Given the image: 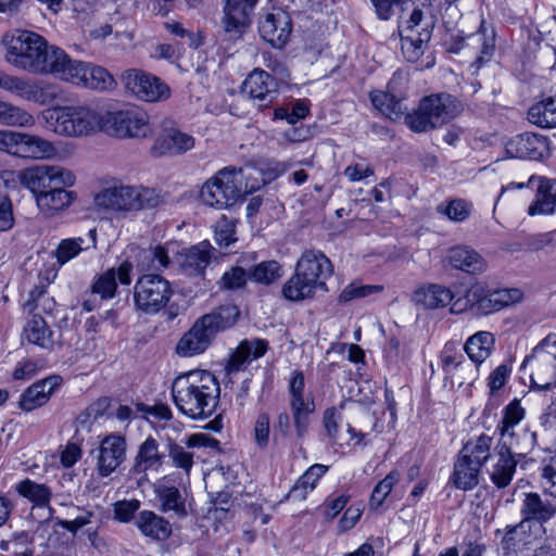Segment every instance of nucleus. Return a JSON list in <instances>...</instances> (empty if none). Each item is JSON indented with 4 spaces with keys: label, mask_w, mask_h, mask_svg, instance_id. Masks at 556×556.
Segmentation results:
<instances>
[{
    "label": "nucleus",
    "mask_w": 556,
    "mask_h": 556,
    "mask_svg": "<svg viewBox=\"0 0 556 556\" xmlns=\"http://www.w3.org/2000/svg\"><path fill=\"white\" fill-rule=\"evenodd\" d=\"M526 410L518 399H514L503 409L501 421L496 426L500 434L494 448V459L490 469V479L498 488H506L513 480L518 464L517 457L527 453L529 445L521 442V433L516 426L525 418Z\"/></svg>",
    "instance_id": "1"
},
{
    "label": "nucleus",
    "mask_w": 556,
    "mask_h": 556,
    "mask_svg": "<svg viewBox=\"0 0 556 556\" xmlns=\"http://www.w3.org/2000/svg\"><path fill=\"white\" fill-rule=\"evenodd\" d=\"M219 383L205 370L176 375V407L192 419L212 415L219 402Z\"/></svg>",
    "instance_id": "2"
},
{
    "label": "nucleus",
    "mask_w": 556,
    "mask_h": 556,
    "mask_svg": "<svg viewBox=\"0 0 556 556\" xmlns=\"http://www.w3.org/2000/svg\"><path fill=\"white\" fill-rule=\"evenodd\" d=\"M331 261L320 251H305L299 258L294 274L282 287L283 296L293 302L312 299L317 292H327L326 280L331 277Z\"/></svg>",
    "instance_id": "3"
},
{
    "label": "nucleus",
    "mask_w": 556,
    "mask_h": 556,
    "mask_svg": "<svg viewBox=\"0 0 556 556\" xmlns=\"http://www.w3.org/2000/svg\"><path fill=\"white\" fill-rule=\"evenodd\" d=\"M239 314L236 305L227 304L202 315L176 343V354L191 357L204 353L219 332L237 323Z\"/></svg>",
    "instance_id": "4"
},
{
    "label": "nucleus",
    "mask_w": 556,
    "mask_h": 556,
    "mask_svg": "<svg viewBox=\"0 0 556 556\" xmlns=\"http://www.w3.org/2000/svg\"><path fill=\"white\" fill-rule=\"evenodd\" d=\"M53 305V299L47 294L43 287L31 289L27 301L24 303V311L29 314V317L23 327V339L48 351L61 345L60 336L55 334L40 315L41 311H51Z\"/></svg>",
    "instance_id": "5"
},
{
    "label": "nucleus",
    "mask_w": 556,
    "mask_h": 556,
    "mask_svg": "<svg viewBox=\"0 0 556 556\" xmlns=\"http://www.w3.org/2000/svg\"><path fill=\"white\" fill-rule=\"evenodd\" d=\"M434 24L431 3L424 0L421 7L415 8L409 18L399 26L401 49L408 62L414 63L424 54Z\"/></svg>",
    "instance_id": "6"
},
{
    "label": "nucleus",
    "mask_w": 556,
    "mask_h": 556,
    "mask_svg": "<svg viewBox=\"0 0 556 556\" xmlns=\"http://www.w3.org/2000/svg\"><path fill=\"white\" fill-rule=\"evenodd\" d=\"M55 134L66 138L90 137L102 132L103 105L85 103L58 109Z\"/></svg>",
    "instance_id": "7"
},
{
    "label": "nucleus",
    "mask_w": 556,
    "mask_h": 556,
    "mask_svg": "<svg viewBox=\"0 0 556 556\" xmlns=\"http://www.w3.org/2000/svg\"><path fill=\"white\" fill-rule=\"evenodd\" d=\"M460 112L459 102L448 93H438L425 97L412 113L405 115L406 125L415 132L432 130Z\"/></svg>",
    "instance_id": "8"
},
{
    "label": "nucleus",
    "mask_w": 556,
    "mask_h": 556,
    "mask_svg": "<svg viewBox=\"0 0 556 556\" xmlns=\"http://www.w3.org/2000/svg\"><path fill=\"white\" fill-rule=\"evenodd\" d=\"M98 206L113 212H134L156 204L155 192L141 185L113 182L94 199Z\"/></svg>",
    "instance_id": "9"
},
{
    "label": "nucleus",
    "mask_w": 556,
    "mask_h": 556,
    "mask_svg": "<svg viewBox=\"0 0 556 556\" xmlns=\"http://www.w3.org/2000/svg\"><path fill=\"white\" fill-rule=\"evenodd\" d=\"M148 113L138 108L110 109L103 105L102 132L117 139H141L151 135Z\"/></svg>",
    "instance_id": "10"
},
{
    "label": "nucleus",
    "mask_w": 556,
    "mask_h": 556,
    "mask_svg": "<svg viewBox=\"0 0 556 556\" xmlns=\"http://www.w3.org/2000/svg\"><path fill=\"white\" fill-rule=\"evenodd\" d=\"M5 61L13 67L33 74L42 51L45 37L30 30L15 29L2 37Z\"/></svg>",
    "instance_id": "11"
},
{
    "label": "nucleus",
    "mask_w": 556,
    "mask_h": 556,
    "mask_svg": "<svg viewBox=\"0 0 556 556\" xmlns=\"http://www.w3.org/2000/svg\"><path fill=\"white\" fill-rule=\"evenodd\" d=\"M522 366L529 368L533 388L548 390L556 387V334H548L540 341Z\"/></svg>",
    "instance_id": "12"
},
{
    "label": "nucleus",
    "mask_w": 556,
    "mask_h": 556,
    "mask_svg": "<svg viewBox=\"0 0 556 556\" xmlns=\"http://www.w3.org/2000/svg\"><path fill=\"white\" fill-rule=\"evenodd\" d=\"M0 88L38 105H48L61 99L56 84L14 76L0 70Z\"/></svg>",
    "instance_id": "13"
},
{
    "label": "nucleus",
    "mask_w": 556,
    "mask_h": 556,
    "mask_svg": "<svg viewBox=\"0 0 556 556\" xmlns=\"http://www.w3.org/2000/svg\"><path fill=\"white\" fill-rule=\"evenodd\" d=\"M125 90L139 101L155 103L170 98L172 89L160 77L141 68H130L121 76Z\"/></svg>",
    "instance_id": "14"
},
{
    "label": "nucleus",
    "mask_w": 556,
    "mask_h": 556,
    "mask_svg": "<svg viewBox=\"0 0 556 556\" xmlns=\"http://www.w3.org/2000/svg\"><path fill=\"white\" fill-rule=\"evenodd\" d=\"M17 177L20 184L28 189L36 199L59 185L75 184V175L70 169L55 165L27 167L22 169Z\"/></svg>",
    "instance_id": "15"
},
{
    "label": "nucleus",
    "mask_w": 556,
    "mask_h": 556,
    "mask_svg": "<svg viewBox=\"0 0 556 556\" xmlns=\"http://www.w3.org/2000/svg\"><path fill=\"white\" fill-rule=\"evenodd\" d=\"M170 296V282L156 274L141 276L134 288L136 307L146 314L160 312Z\"/></svg>",
    "instance_id": "16"
},
{
    "label": "nucleus",
    "mask_w": 556,
    "mask_h": 556,
    "mask_svg": "<svg viewBox=\"0 0 556 556\" xmlns=\"http://www.w3.org/2000/svg\"><path fill=\"white\" fill-rule=\"evenodd\" d=\"M237 179H240V175L235 174L230 167L220 169L201 189V199L204 204L222 210L237 203L240 199Z\"/></svg>",
    "instance_id": "17"
},
{
    "label": "nucleus",
    "mask_w": 556,
    "mask_h": 556,
    "mask_svg": "<svg viewBox=\"0 0 556 556\" xmlns=\"http://www.w3.org/2000/svg\"><path fill=\"white\" fill-rule=\"evenodd\" d=\"M75 61L62 48L50 45L45 38L42 51L33 75H52L61 80L68 81V79H73L72 72L75 70Z\"/></svg>",
    "instance_id": "18"
},
{
    "label": "nucleus",
    "mask_w": 556,
    "mask_h": 556,
    "mask_svg": "<svg viewBox=\"0 0 556 556\" xmlns=\"http://www.w3.org/2000/svg\"><path fill=\"white\" fill-rule=\"evenodd\" d=\"M261 37L271 47L281 49L292 34V20L288 12L275 9L265 13L258 21Z\"/></svg>",
    "instance_id": "19"
},
{
    "label": "nucleus",
    "mask_w": 556,
    "mask_h": 556,
    "mask_svg": "<svg viewBox=\"0 0 556 556\" xmlns=\"http://www.w3.org/2000/svg\"><path fill=\"white\" fill-rule=\"evenodd\" d=\"M242 92L260 108H268L278 98V83L266 71L256 68L244 79Z\"/></svg>",
    "instance_id": "20"
},
{
    "label": "nucleus",
    "mask_w": 556,
    "mask_h": 556,
    "mask_svg": "<svg viewBox=\"0 0 556 556\" xmlns=\"http://www.w3.org/2000/svg\"><path fill=\"white\" fill-rule=\"evenodd\" d=\"M127 443L118 434L106 435L99 445L97 454V470L100 477H109L126 458Z\"/></svg>",
    "instance_id": "21"
},
{
    "label": "nucleus",
    "mask_w": 556,
    "mask_h": 556,
    "mask_svg": "<svg viewBox=\"0 0 556 556\" xmlns=\"http://www.w3.org/2000/svg\"><path fill=\"white\" fill-rule=\"evenodd\" d=\"M74 67L73 79L68 83L98 91L112 90L116 86L113 75L101 66L76 60Z\"/></svg>",
    "instance_id": "22"
},
{
    "label": "nucleus",
    "mask_w": 556,
    "mask_h": 556,
    "mask_svg": "<svg viewBox=\"0 0 556 556\" xmlns=\"http://www.w3.org/2000/svg\"><path fill=\"white\" fill-rule=\"evenodd\" d=\"M223 25L226 33L241 35L251 25L258 0H224Z\"/></svg>",
    "instance_id": "23"
},
{
    "label": "nucleus",
    "mask_w": 556,
    "mask_h": 556,
    "mask_svg": "<svg viewBox=\"0 0 556 556\" xmlns=\"http://www.w3.org/2000/svg\"><path fill=\"white\" fill-rule=\"evenodd\" d=\"M505 151L510 157L538 161L547 152V139L533 132L520 134L505 143Z\"/></svg>",
    "instance_id": "24"
},
{
    "label": "nucleus",
    "mask_w": 556,
    "mask_h": 556,
    "mask_svg": "<svg viewBox=\"0 0 556 556\" xmlns=\"http://www.w3.org/2000/svg\"><path fill=\"white\" fill-rule=\"evenodd\" d=\"M530 525L519 521L516 525H508L504 530L497 529L495 535H502L498 544L501 556H521L528 549Z\"/></svg>",
    "instance_id": "25"
},
{
    "label": "nucleus",
    "mask_w": 556,
    "mask_h": 556,
    "mask_svg": "<svg viewBox=\"0 0 556 556\" xmlns=\"http://www.w3.org/2000/svg\"><path fill=\"white\" fill-rule=\"evenodd\" d=\"M210 249L208 242H202L191 247L185 253H178L176 264L179 265V268L176 270V275L195 278L201 276L210 263Z\"/></svg>",
    "instance_id": "26"
},
{
    "label": "nucleus",
    "mask_w": 556,
    "mask_h": 556,
    "mask_svg": "<svg viewBox=\"0 0 556 556\" xmlns=\"http://www.w3.org/2000/svg\"><path fill=\"white\" fill-rule=\"evenodd\" d=\"M132 264L128 261L123 262L118 268H110L100 275L91 287V296L100 295L101 300L112 299L117 289V280L122 285H130V271Z\"/></svg>",
    "instance_id": "27"
},
{
    "label": "nucleus",
    "mask_w": 556,
    "mask_h": 556,
    "mask_svg": "<svg viewBox=\"0 0 556 556\" xmlns=\"http://www.w3.org/2000/svg\"><path fill=\"white\" fill-rule=\"evenodd\" d=\"M61 382L62 378L56 375L36 381L21 395L20 408L25 412H31L45 405L51 394L61 386Z\"/></svg>",
    "instance_id": "28"
},
{
    "label": "nucleus",
    "mask_w": 556,
    "mask_h": 556,
    "mask_svg": "<svg viewBox=\"0 0 556 556\" xmlns=\"http://www.w3.org/2000/svg\"><path fill=\"white\" fill-rule=\"evenodd\" d=\"M520 511L523 517L521 521H526L527 525L536 521L543 527L556 516V503L530 492L525 495Z\"/></svg>",
    "instance_id": "29"
},
{
    "label": "nucleus",
    "mask_w": 556,
    "mask_h": 556,
    "mask_svg": "<svg viewBox=\"0 0 556 556\" xmlns=\"http://www.w3.org/2000/svg\"><path fill=\"white\" fill-rule=\"evenodd\" d=\"M268 350V342L264 339H245L239 343L237 349L230 354L227 371L229 374L238 372L251 359L262 357Z\"/></svg>",
    "instance_id": "30"
},
{
    "label": "nucleus",
    "mask_w": 556,
    "mask_h": 556,
    "mask_svg": "<svg viewBox=\"0 0 556 556\" xmlns=\"http://www.w3.org/2000/svg\"><path fill=\"white\" fill-rule=\"evenodd\" d=\"M446 260L453 268L467 274H480L486 269L485 260L476 250L466 245L451 248Z\"/></svg>",
    "instance_id": "31"
},
{
    "label": "nucleus",
    "mask_w": 556,
    "mask_h": 556,
    "mask_svg": "<svg viewBox=\"0 0 556 556\" xmlns=\"http://www.w3.org/2000/svg\"><path fill=\"white\" fill-rule=\"evenodd\" d=\"M58 154L56 147L49 140L27 132L21 134L20 155L33 160L52 159Z\"/></svg>",
    "instance_id": "32"
},
{
    "label": "nucleus",
    "mask_w": 556,
    "mask_h": 556,
    "mask_svg": "<svg viewBox=\"0 0 556 556\" xmlns=\"http://www.w3.org/2000/svg\"><path fill=\"white\" fill-rule=\"evenodd\" d=\"M141 533L152 540L164 541L172 534L169 521L150 510L141 511L136 520Z\"/></svg>",
    "instance_id": "33"
},
{
    "label": "nucleus",
    "mask_w": 556,
    "mask_h": 556,
    "mask_svg": "<svg viewBox=\"0 0 556 556\" xmlns=\"http://www.w3.org/2000/svg\"><path fill=\"white\" fill-rule=\"evenodd\" d=\"M71 186L72 185H59L48 192L38 195L36 201L38 207L47 214H52L53 212L68 207L75 200V193L66 190V187Z\"/></svg>",
    "instance_id": "34"
},
{
    "label": "nucleus",
    "mask_w": 556,
    "mask_h": 556,
    "mask_svg": "<svg viewBox=\"0 0 556 556\" xmlns=\"http://www.w3.org/2000/svg\"><path fill=\"white\" fill-rule=\"evenodd\" d=\"M495 345V338L489 331H478L469 337L464 350L469 358L478 366L482 364L492 353Z\"/></svg>",
    "instance_id": "35"
},
{
    "label": "nucleus",
    "mask_w": 556,
    "mask_h": 556,
    "mask_svg": "<svg viewBox=\"0 0 556 556\" xmlns=\"http://www.w3.org/2000/svg\"><path fill=\"white\" fill-rule=\"evenodd\" d=\"M97 244V231L96 229H90L88 233V238H68L63 239L55 251V257L58 263L64 265L75 256H77L80 252L88 250L90 248H96Z\"/></svg>",
    "instance_id": "36"
},
{
    "label": "nucleus",
    "mask_w": 556,
    "mask_h": 556,
    "mask_svg": "<svg viewBox=\"0 0 556 556\" xmlns=\"http://www.w3.org/2000/svg\"><path fill=\"white\" fill-rule=\"evenodd\" d=\"M163 458L164 454L159 452L156 440L149 437L140 445L131 471L139 475L144 473L149 469H157Z\"/></svg>",
    "instance_id": "37"
},
{
    "label": "nucleus",
    "mask_w": 556,
    "mask_h": 556,
    "mask_svg": "<svg viewBox=\"0 0 556 556\" xmlns=\"http://www.w3.org/2000/svg\"><path fill=\"white\" fill-rule=\"evenodd\" d=\"M453 298L454 295L452 291L441 285H429L427 287H422L414 294V300L417 304L430 309L448 305Z\"/></svg>",
    "instance_id": "38"
},
{
    "label": "nucleus",
    "mask_w": 556,
    "mask_h": 556,
    "mask_svg": "<svg viewBox=\"0 0 556 556\" xmlns=\"http://www.w3.org/2000/svg\"><path fill=\"white\" fill-rule=\"evenodd\" d=\"M556 210V181L541 179L535 201L529 206V215L552 214Z\"/></svg>",
    "instance_id": "39"
},
{
    "label": "nucleus",
    "mask_w": 556,
    "mask_h": 556,
    "mask_svg": "<svg viewBox=\"0 0 556 556\" xmlns=\"http://www.w3.org/2000/svg\"><path fill=\"white\" fill-rule=\"evenodd\" d=\"M480 470L481 467L479 465L459 454L453 472L455 486L465 491L473 489L479 483Z\"/></svg>",
    "instance_id": "40"
},
{
    "label": "nucleus",
    "mask_w": 556,
    "mask_h": 556,
    "mask_svg": "<svg viewBox=\"0 0 556 556\" xmlns=\"http://www.w3.org/2000/svg\"><path fill=\"white\" fill-rule=\"evenodd\" d=\"M528 121L541 128L556 127V97H547L531 105Z\"/></svg>",
    "instance_id": "41"
},
{
    "label": "nucleus",
    "mask_w": 556,
    "mask_h": 556,
    "mask_svg": "<svg viewBox=\"0 0 556 556\" xmlns=\"http://www.w3.org/2000/svg\"><path fill=\"white\" fill-rule=\"evenodd\" d=\"M0 125L31 128L36 125V118L25 109L0 100Z\"/></svg>",
    "instance_id": "42"
},
{
    "label": "nucleus",
    "mask_w": 556,
    "mask_h": 556,
    "mask_svg": "<svg viewBox=\"0 0 556 556\" xmlns=\"http://www.w3.org/2000/svg\"><path fill=\"white\" fill-rule=\"evenodd\" d=\"M493 439L488 434H480L477 439L468 441L459 454L482 467L491 457Z\"/></svg>",
    "instance_id": "43"
},
{
    "label": "nucleus",
    "mask_w": 556,
    "mask_h": 556,
    "mask_svg": "<svg viewBox=\"0 0 556 556\" xmlns=\"http://www.w3.org/2000/svg\"><path fill=\"white\" fill-rule=\"evenodd\" d=\"M328 467L321 464H314L311 466L295 482L290 490V495L305 500L309 491H312L317 481L327 472Z\"/></svg>",
    "instance_id": "44"
},
{
    "label": "nucleus",
    "mask_w": 556,
    "mask_h": 556,
    "mask_svg": "<svg viewBox=\"0 0 556 556\" xmlns=\"http://www.w3.org/2000/svg\"><path fill=\"white\" fill-rule=\"evenodd\" d=\"M17 493L38 507H48L52 492L46 484L25 479L16 484Z\"/></svg>",
    "instance_id": "45"
},
{
    "label": "nucleus",
    "mask_w": 556,
    "mask_h": 556,
    "mask_svg": "<svg viewBox=\"0 0 556 556\" xmlns=\"http://www.w3.org/2000/svg\"><path fill=\"white\" fill-rule=\"evenodd\" d=\"M168 265V253L161 245L138 253V267L141 270H163Z\"/></svg>",
    "instance_id": "46"
},
{
    "label": "nucleus",
    "mask_w": 556,
    "mask_h": 556,
    "mask_svg": "<svg viewBox=\"0 0 556 556\" xmlns=\"http://www.w3.org/2000/svg\"><path fill=\"white\" fill-rule=\"evenodd\" d=\"M282 276V267L276 261H264L255 265L249 273V278L257 283L270 285Z\"/></svg>",
    "instance_id": "47"
},
{
    "label": "nucleus",
    "mask_w": 556,
    "mask_h": 556,
    "mask_svg": "<svg viewBox=\"0 0 556 556\" xmlns=\"http://www.w3.org/2000/svg\"><path fill=\"white\" fill-rule=\"evenodd\" d=\"M488 292L489 291H486L484 285L475 283L468 289L464 300L458 299L452 304L451 311L453 313H459L467 308L477 311L480 306L481 300Z\"/></svg>",
    "instance_id": "48"
},
{
    "label": "nucleus",
    "mask_w": 556,
    "mask_h": 556,
    "mask_svg": "<svg viewBox=\"0 0 556 556\" xmlns=\"http://www.w3.org/2000/svg\"><path fill=\"white\" fill-rule=\"evenodd\" d=\"M471 204L463 199H454L448 201L446 204H440L437 211L453 222L466 220L471 212Z\"/></svg>",
    "instance_id": "49"
},
{
    "label": "nucleus",
    "mask_w": 556,
    "mask_h": 556,
    "mask_svg": "<svg viewBox=\"0 0 556 556\" xmlns=\"http://www.w3.org/2000/svg\"><path fill=\"white\" fill-rule=\"evenodd\" d=\"M400 480V472L396 470H393L389 472L384 479L379 481L377 485L375 486L371 496H370V506L378 508L382 505L387 496L392 491L393 486L399 482Z\"/></svg>",
    "instance_id": "50"
},
{
    "label": "nucleus",
    "mask_w": 556,
    "mask_h": 556,
    "mask_svg": "<svg viewBox=\"0 0 556 556\" xmlns=\"http://www.w3.org/2000/svg\"><path fill=\"white\" fill-rule=\"evenodd\" d=\"M174 144V123L166 119L163 123V130L157 135L153 146L151 147V154L154 157H161L167 154Z\"/></svg>",
    "instance_id": "51"
},
{
    "label": "nucleus",
    "mask_w": 556,
    "mask_h": 556,
    "mask_svg": "<svg viewBox=\"0 0 556 556\" xmlns=\"http://www.w3.org/2000/svg\"><path fill=\"white\" fill-rule=\"evenodd\" d=\"M290 406L296 433L299 437H303L306 433L309 425V416L315 410L314 401Z\"/></svg>",
    "instance_id": "52"
},
{
    "label": "nucleus",
    "mask_w": 556,
    "mask_h": 556,
    "mask_svg": "<svg viewBox=\"0 0 556 556\" xmlns=\"http://www.w3.org/2000/svg\"><path fill=\"white\" fill-rule=\"evenodd\" d=\"M230 169H232L235 174L240 175V179H238L239 181L236 184L238 189H240V199L261 188L263 180L258 177V175H254L257 174L255 170L251 168L237 169L236 167H230Z\"/></svg>",
    "instance_id": "53"
},
{
    "label": "nucleus",
    "mask_w": 556,
    "mask_h": 556,
    "mask_svg": "<svg viewBox=\"0 0 556 556\" xmlns=\"http://www.w3.org/2000/svg\"><path fill=\"white\" fill-rule=\"evenodd\" d=\"M235 219L228 218L223 215L214 226L215 241L220 247H229L236 241L235 238Z\"/></svg>",
    "instance_id": "54"
},
{
    "label": "nucleus",
    "mask_w": 556,
    "mask_h": 556,
    "mask_svg": "<svg viewBox=\"0 0 556 556\" xmlns=\"http://www.w3.org/2000/svg\"><path fill=\"white\" fill-rule=\"evenodd\" d=\"M541 484L545 492L556 497V455L543 460Z\"/></svg>",
    "instance_id": "55"
},
{
    "label": "nucleus",
    "mask_w": 556,
    "mask_h": 556,
    "mask_svg": "<svg viewBox=\"0 0 556 556\" xmlns=\"http://www.w3.org/2000/svg\"><path fill=\"white\" fill-rule=\"evenodd\" d=\"M249 275L239 266L232 267L225 271L219 280L222 289L237 290L245 286Z\"/></svg>",
    "instance_id": "56"
},
{
    "label": "nucleus",
    "mask_w": 556,
    "mask_h": 556,
    "mask_svg": "<svg viewBox=\"0 0 556 556\" xmlns=\"http://www.w3.org/2000/svg\"><path fill=\"white\" fill-rule=\"evenodd\" d=\"M305 381L301 370H294L289 381V392L291 395L290 405L303 404L313 401L309 396L304 395Z\"/></svg>",
    "instance_id": "57"
},
{
    "label": "nucleus",
    "mask_w": 556,
    "mask_h": 556,
    "mask_svg": "<svg viewBox=\"0 0 556 556\" xmlns=\"http://www.w3.org/2000/svg\"><path fill=\"white\" fill-rule=\"evenodd\" d=\"M155 492L157 493L164 511L174 509V483L169 477H164L155 483Z\"/></svg>",
    "instance_id": "58"
},
{
    "label": "nucleus",
    "mask_w": 556,
    "mask_h": 556,
    "mask_svg": "<svg viewBox=\"0 0 556 556\" xmlns=\"http://www.w3.org/2000/svg\"><path fill=\"white\" fill-rule=\"evenodd\" d=\"M382 287L374 285L350 283L340 294V301L349 302L354 299H361L370 295L374 292L381 291Z\"/></svg>",
    "instance_id": "59"
},
{
    "label": "nucleus",
    "mask_w": 556,
    "mask_h": 556,
    "mask_svg": "<svg viewBox=\"0 0 556 556\" xmlns=\"http://www.w3.org/2000/svg\"><path fill=\"white\" fill-rule=\"evenodd\" d=\"M31 536L27 531H20L13 533L9 540H2L0 542V549L3 552L21 553L25 548H29L28 545L31 543Z\"/></svg>",
    "instance_id": "60"
},
{
    "label": "nucleus",
    "mask_w": 556,
    "mask_h": 556,
    "mask_svg": "<svg viewBox=\"0 0 556 556\" xmlns=\"http://www.w3.org/2000/svg\"><path fill=\"white\" fill-rule=\"evenodd\" d=\"M254 440L260 448L267 447L270 435V422L267 414H260L254 425Z\"/></svg>",
    "instance_id": "61"
},
{
    "label": "nucleus",
    "mask_w": 556,
    "mask_h": 556,
    "mask_svg": "<svg viewBox=\"0 0 556 556\" xmlns=\"http://www.w3.org/2000/svg\"><path fill=\"white\" fill-rule=\"evenodd\" d=\"M21 134L14 130L0 129V151L18 156Z\"/></svg>",
    "instance_id": "62"
},
{
    "label": "nucleus",
    "mask_w": 556,
    "mask_h": 556,
    "mask_svg": "<svg viewBox=\"0 0 556 556\" xmlns=\"http://www.w3.org/2000/svg\"><path fill=\"white\" fill-rule=\"evenodd\" d=\"M473 38L476 39V41L481 43L480 54L471 64V67H475V72H477L485 62H488L492 58L495 43L493 36L490 38H485L484 35L478 34Z\"/></svg>",
    "instance_id": "63"
},
{
    "label": "nucleus",
    "mask_w": 556,
    "mask_h": 556,
    "mask_svg": "<svg viewBox=\"0 0 556 556\" xmlns=\"http://www.w3.org/2000/svg\"><path fill=\"white\" fill-rule=\"evenodd\" d=\"M139 508L138 500L118 501L114 504V517L121 522H129Z\"/></svg>",
    "instance_id": "64"
}]
</instances>
